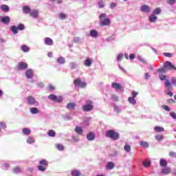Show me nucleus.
Masks as SVG:
<instances>
[{
    "label": "nucleus",
    "mask_w": 176,
    "mask_h": 176,
    "mask_svg": "<svg viewBox=\"0 0 176 176\" xmlns=\"http://www.w3.org/2000/svg\"><path fill=\"white\" fill-rule=\"evenodd\" d=\"M98 5H99L100 9H102V8H104V6H105L103 1H100L98 2Z\"/></svg>",
    "instance_id": "obj_46"
},
{
    "label": "nucleus",
    "mask_w": 176,
    "mask_h": 176,
    "mask_svg": "<svg viewBox=\"0 0 176 176\" xmlns=\"http://www.w3.org/2000/svg\"><path fill=\"white\" fill-rule=\"evenodd\" d=\"M138 96V93L135 91H132V98H135Z\"/></svg>",
    "instance_id": "obj_56"
},
{
    "label": "nucleus",
    "mask_w": 176,
    "mask_h": 176,
    "mask_svg": "<svg viewBox=\"0 0 176 176\" xmlns=\"http://www.w3.org/2000/svg\"><path fill=\"white\" fill-rule=\"evenodd\" d=\"M25 76L28 79H32V77L34 76V72L32 69H28L25 72Z\"/></svg>",
    "instance_id": "obj_11"
},
{
    "label": "nucleus",
    "mask_w": 176,
    "mask_h": 176,
    "mask_svg": "<svg viewBox=\"0 0 176 176\" xmlns=\"http://www.w3.org/2000/svg\"><path fill=\"white\" fill-rule=\"evenodd\" d=\"M56 148L58 149V151H63L64 150V146L62 144H58L56 145Z\"/></svg>",
    "instance_id": "obj_43"
},
{
    "label": "nucleus",
    "mask_w": 176,
    "mask_h": 176,
    "mask_svg": "<svg viewBox=\"0 0 176 176\" xmlns=\"http://www.w3.org/2000/svg\"><path fill=\"white\" fill-rule=\"evenodd\" d=\"M114 167H115V164L113 162H109L107 163L106 168H107V170H113Z\"/></svg>",
    "instance_id": "obj_22"
},
{
    "label": "nucleus",
    "mask_w": 176,
    "mask_h": 176,
    "mask_svg": "<svg viewBox=\"0 0 176 176\" xmlns=\"http://www.w3.org/2000/svg\"><path fill=\"white\" fill-rule=\"evenodd\" d=\"M141 11L144 12L145 13H148V12H151V7L146 4L143 5L141 7Z\"/></svg>",
    "instance_id": "obj_12"
},
{
    "label": "nucleus",
    "mask_w": 176,
    "mask_h": 176,
    "mask_svg": "<svg viewBox=\"0 0 176 176\" xmlns=\"http://www.w3.org/2000/svg\"><path fill=\"white\" fill-rule=\"evenodd\" d=\"M176 2V0H168L167 3L169 4V5H174V3H175Z\"/></svg>",
    "instance_id": "obj_54"
},
{
    "label": "nucleus",
    "mask_w": 176,
    "mask_h": 176,
    "mask_svg": "<svg viewBox=\"0 0 176 176\" xmlns=\"http://www.w3.org/2000/svg\"><path fill=\"white\" fill-rule=\"evenodd\" d=\"M30 112L33 115H36V113H39V110L36 107H32L30 109Z\"/></svg>",
    "instance_id": "obj_25"
},
{
    "label": "nucleus",
    "mask_w": 176,
    "mask_h": 176,
    "mask_svg": "<svg viewBox=\"0 0 176 176\" xmlns=\"http://www.w3.org/2000/svg\"><path fill=\"white\" fill-rule=\"evenodd\" d=\"M164 67L166 69H169V71L171 70H174L176 71V67L175 65H173V63L170 62V61H166L164 64Z\"/></svg>",
    "instance_id": "obj_7"
},
{
    "label": "nucleus",
    "mask_w": 176,
    "mask_h": 176,
    "mask_svg": "<svg viewBox=\"0 0 176 176\" xmlns=\"http://www.w3.org/2000/svg\"><path fill=\"white\" fill-rule=\"evenodd\" d=\"M23 133L25 134V135H30L31 134V130L28 128H24L23 130Z\"/></svg>",
    "instance_id": "obj_29"
},
{
    "label": "nucleus",
    "mask_w": 176,
    "mask_h": 176,
    "mask_svg": "<svg viewBox=\"0 0 176 176\" xmlns=\"http://www.w3.org/2000/svg\"><path fill=\"white\" fill-rule=\"evenodd\" d=\"M111 99L113 100V101H119V98H118L116 95H112Z\"/></svg>",
    "instance_id": "obj_48"
},
{
    "label": "nucleus",
    "mask_w": 176,
    "mask_h": 176,
    "mask_svg": "<svg viewBox=\"0 0 176 176\" xmlns=\"http://www.w3.org/2000/svg\"><path fill=\"white\" fill-rule=\"evenodd\" d=\"M76 65H75V63H70V68H75Z\"/></svg>",
    "instance_id": "obj_62"
},
{
    "label": "nucleus",
    "mask_w": 176,
    "mask_h": 176,
    "mask_svg": "<svg viewBox=\"0 0 176 176\" xmlns=\"http://www.w3.org/2000/svg\"><path fill=\"white\" fill-rule=\"evenodd\" d=\"M74 86H77L78 87H81L82 89H85L87 86V84L86 82H82V80L80 78H76L74 80Z\"/></svg>",
    "instance_id": "obj_5"
},
{
    "label": "nucleus",
    "mask_w": 176,
    "mask_h": 176,
    "mask_svg": "<svg viewBox=\"0 0 176 176\" xmlns=\"http://www.w3.org/2000/svg\"><path fill=\"white\" fill-rule=\"evenodd\" d=\"M0 127L2 129H6V124L3 122H0Z\"/></svg>",
    "instance_id": "obj_50"
},
{
    "label": "nucleus",
    "mask_w": 176,
    "mask_h": 176,
    "mask_svg": "<svg viewBox=\"0 0 176 176\" xmlns=\"http://www.w3.org/2000/svg\"><path fill=\"white\" fill-rule=\"evenodd\" d=\"M49 100L51 101H54V102H63V98L62 96H57L54 94H51L48 96Z\"/></svg>",
    "instance_id": "obj_6"
},
{
    "label": "nucleus",
    "mask_w": 176,
    "mask_h": 176,
    "mask_svg": "<svg viewBox=\"0 0 176 176\" xmlns=\"http://www.w3.org/2000/svg\"><path fill=\"white\" fill-rule=\"evenodd\" d=\"M160 13H162L160 8H156L153 11V14H160Z\"/></svg>",
    "instance_id": "obj_37"
},
{
    "label": "nucleus",
    "mask_w": 176,
    "mask_h": 176,
    "mask_svg": "<svg viewBox=\"0 0 176 176\" xmlns=\"http://www.w3.org/2000/svg\"><path fill=\"white\" fill-rule=\"evenodd\" d=\"M17 68L20 70L27 69V68H28V64L25 62H21L18 64Z\"/></svg>",
    "instance_id": "obj_8"
},
{
    "label": "nucleus",
    "mask_w": 176,
    "mask_h": 176,
    "mask_svg": "<svg viewBox=\"0 0 176 176\" xmlns=\"http://www.w3.org/2000/svg\"><path fill=\"white\" fill-rule=\"evenodd\" d=\"M148 20L150 23H155V21L157 20V16H156L155 14H153L149 16Z\"/></svg>",
    "instance_id": "obj_24"
},
{
    "label": "nucleus",
    "mask_w": 176,
    "mask_h": 176,
    "mask_svg": "<svg viewBox=\"0 0 176 176\" xmlns=\"http://www.w3.org/2000/svg\"><path fill=\"white\" fill-rule=\"evenodd\" d=\"M89 35L92 38H97L98 36V32L96 30H90Z\"/></svg>",
    "instance_id": "obj_16"
},
{
    "label": "nucleus",
    "mask_w": 176,
    "mask_h": 176,
    "mask_svg": "<svg viewBox=\"0 0 176 176\" xmlns=\"http://www.w3.org/2000/svg\"><path fill=\"white\" fill-rule=\"evenodd\" d=\"M47 134L50 137H56V131L54 130H49Z\"/></svg>",
    "instance_id": "obj_34"
},
{
    "label": "nucleus",
    "mask_w": 176,
    "mask_h": 176,
    "mask_svg": "<svg viewBox=\"0 0 176 176\" xmlns=\"http://www.w3.org/2000/svg\"><path fill=\"white\" fill-rule=\"evenodd\" d=\"M59 17L61 20H64L65 19H66L67 17V14H64V13H60L59 14Z\"/></svg>",
    "instance_id": "obj_45"
},
{
    "label": "nucleus",
    "mask_w": 176,
    "mask_h": 176,
    "mask_svg": "<svg viewBox=\"0 0 176 176\" xmlns=\"http://www.w3.org/2000/svg\"><path fill=\"white\" fill-rule=\"evenodd\" d=\"M129 58L130 60H134V58H135V55H134V54H131L129 55Z\"/></svg>",
    "instance_id": "obj_60"
},
{
    "label": "nucleus",
    "mask_w": 176,
    "mask_h": 176,
    "mask_svg": "<svg viewBox=\"0 0 176 176\" xmlns=\"http://www.w3.org/2000/svg\"><path fill=\"white\" fill-rule=\"evenodd\" d=\"M0 21L3 24H9L10 23V18L9 16H3L1 19Z\"/></svg>",
    "instance_id": "obj_15"
},
{
    "label": "nucleus",
    "mask_w": 176,
    "mask_h": 176,
    "mask_svg": "<svg viewBox=\"0 0 176 176\" xmlns=\"http://www.w3.org/2000/svg\"><path fill=\"white\" fill-rule=\"evenodd\" d=\"M23 13H25V14H28V13H31V8L28 6H25L23 8Z\"/></svg>",
    "instance_id": "obj_23"
},
{
    "label": "nucleus",
    "mask_w": 176,
    "mask_h": 176,
    "mask_svg": "<svg viewBox=\"0 0 176 176\" xmlns=\"http://www.w3.org/2000/svg\"><path fill=\"white\" fill-rule=\"evenodd\" d=\"M167 76L166 75L160 74V78L161 80H166Z\"/></svg>",
    "instance_id": "obj_51"
},
{
    "label": "nucleus",
    "mask_w": 176,
    "mask_h": 176,
    "mask_svg": "<svg viewBox=\"0 0 176 176\" xmlns=\"http://www.w3.org/2000/svg\"><path fill=\"white\" fill-rule=\"evenodd\" d=\"M37 86H38V87H43V82H39V83L37 85Z\"/></svg>",
    "instance_id": "obj_64"
},
{
    "label": "nucleus",
    "mask_w": 176,
    "mask_h": 176,
    "mask_svg": "<svg viewBox=\"0 0 176 176\" xmlns=\"http://www.w3.org/2000/svg\"><path fill=\"white\" fill-rule=\"evenodd\" d=\"M111 87L113 89H116V90H120V89H122V85L118 82H113Z\"/></svg>",
    "instance_id": "obj_18"
},
{
    "label": "nucleus",
    "mask_w": 176,
    "mask_h": 176,
    "mask_svg": "<svg viewBox=\"0 0 176 176\" xmlns=\"http://www.w3.org/2000/svg\"><path fill=\"white\" fill-rule=\"evenodd\" d=\"M21 169L19 167H16L14 169V173H20Z\"/></svg>",
    "instance_id": "obj_61"
},
{
    "label": "nucleus",
    "mask_w": 176,
    "mask_h": 176,
    "mask_svg": "<svg viewBox=\"0 0 176 176\" xmlns=\"http://www.w3.org/2000/svg\"><path fill=\"white\" fill-rule=\"evenodd\" d=\"M21 49L22 51H23L24 53H28L30 52V47L24 45L21 47Z\"/></svg>",
    "instance_id": "obj_26"
},
{
    "label": "nucleus",
    "mask_w": 176,
    "mask_h": 176,
    "mask_svg": "<svg viewBox=\"0 0 176 176\" xmlns=\"http://www.w3.org/2000/svg\"><path fill=\"white\" fill-rule=\"evenodd\" d=\"M47 89H48V90H51V91H54L55 87H54V86H53L52 85H49L47 86Z\"/></svg>",
    "instance_id": "obj_49"
},
{
    "label": "nucleus",
    "mask_w": 176,
    "mask_h": 176,
    "mask_svg": "<svg viewBox=\"0 0 176 176\" xmlns=\"http://www.w3.org/2000/svg\"><path fill=\"white\" fill-rule=\"evenodd\" d=\"M95 138H96V135H94V133H93L92 132L89 133L87 135V139L88 140V141H94Z\"/></svg>",
    "instance_id": "obj_17"
},
{
    "label": "nucleus",
    "mask_w": 176,
    "mask_h": 176,
    "mask_svg": "<svg viewBox=\"0 0 176 176\" xmlns=\"http://www.w3.org/2000/svg\"><path fill=\"white\" fill-rule=\"evenodd\" d=\"M40 166H44L45 167H47L49 166V163L46 161V160H43L39 162Z\"/></svg>",
    "instance_id": "obj_31"
},
{
    "label": "nucleus",
    "mask_w": 176,
    "mask_h": 176,
    "mask_svg": "<svg viewBox=\"0 0 176 176\" xmlns=\"http://www.w3.org/2000/svg\"><path fill=\"white\" fill-rule=\"evenodd\" d=\"M47 166H42V165H38V170L39 171H45L46 168Z\"/></svg>",
    "instance_id": "obj_40"
},
{
    "label": "nucleus",
    "mask_w": 176,
    "mask_h": 176,
    "mask_svg": "<svg viewBox=\"0 0 176 176\" xmlns=\"http://www.w3.org/2000/svg\"><path fill=\"white\" fill-rule=\"evenodd\" d=\"M75 131L77 134H82L83 133V129H82L80 126H76L75 128Z\"/></svg>",
    "instance_id": "obj_33"
},
{
    "label": "nucleus",
    "mask_w": 176,
    "mask_h": 176,
    "mask_svg": "<svg viewBox=\"0 0 176 176\" xmlns=\"http://www.w3.org/2000/svg\"><path fill=\"white\" fill-rule=\"evenodd\" d=\"M165 57H172L173 54L171 53H164Z\"/></svg>",
    "instance_id": "obj_57"
},
{
    "label": "nucleus",
    "mask_w": 176,
    "mask_h": 176,
    "mask_svg": "<svg viewBox=\"0 0 176 176\" xmlns=\"http://www.w3.org/2000/svg\"><path fill=\"white\" fill-rule=\"evenodd\" d=\"M25 27L23 23H19L17 27L15 25H12L10 27L11 31L13 32V34H19V31H23L25 30Z\"/></svg>",
    "instance_id": "obj_3"
},
{
    "label": "nucleus",
    "mask_w": 176,
    "mask_h": 176,
    "mask_svg": "<svg viewBox=\"0 0 176 176\" xmlns=\"http://www.w3.org/2000/svg\"><path fill=\"white\" fill-rule=\"evenodd\" d=\"M142 163L144 167H150L151 166V162H149L148 161H144Z\"/></svg>",
    "instance_id": "obj_44"
},
{
    "label": "nucleus",
    "mask_w": 176,
    "mask_h": 176,
    "mask_svg": "<svg viewBox=\"0 0 176 176\" xmlns=\"http://www.w3.org/2000/svg\"><path fill=\"white\" fill-rule=\"evenodd\" d=\"M171 173V168L170 167H164L161 170V174L163 175H168Z\"/></svg>",
    "instance_id": "obj_9"
},
{
    "label": "nucleus",
    "mask_w": 176,
    "mask_h": 176,
    "mask_svg": "<svg viewBox=\"0 0 176 176\" xmlns=\"http://www.w3.org/2000/svg\"><path fill=\"white\" fill-rule=\"evenodd\" d=\"M168 102L169 104H174V103H175V100L174 99H168Z\"/></svg>",
    "instance_id": "obj_59"
},
{
    "label": "nucleus",
    "mask_w": 176,
    "mask_h": 176,
    "mask_svg": "<svg viewBox=\"0 0 176 176\" xmlns=\"http://www.w3.org/2000/svg\"><path fill=\"white\" fill-rule=\"evenodd\" d=\"M27 101L29 105H35V104L36 103V100H35V98L32 96H28Z\"/></svg>",
    "instance_id": "obj_10"
},
{
    "label": "nucleus",
    "mask_w": 176,
    "mask_h": 176,
    "mask_svg": "<svg viewBox=\"0 0 176 176\" xmlns=\"http://www.w3.org/2000/svg\"><path fill=\"white\" fill-rule=\"evenodd\" d=\"M124 149L126 152L129 153L131 151V146L129 144H125L124 146Z\"/></svg>",
    "instance_id": "obj_38"
},
{
    "label": "nucleus",
    "mask_w": 176,
    "mask_h": 176,
    "mask_svg": "<svg viewBox=\"0 0 176 176\" xmlns=\"http://www.w3.org/2000/svg\"><path fill=\"white\" fill-rule=\"evenodd\" d=\"M105 17H107V14L105 13H102L99 16L100 24V25H102V27L108 26L111 25V19H109V18L105 19Z\"/></svg>",
    "instance_id": "obj_1"
},
{
    "label": "nucleus",
    "mask_w": 176,
    "mask_h": 176,
    "mask_svg": "<svg viewBox=\"0 0 176 176\" xmlns=\"http://www.w3.org/2000/svg\"><path fill=\"white\" fill-rule=\"evenodd\" d=\"M162 108L165 110V111H167V112H170V107H168V106L167 105H163L162 106Z\"/></svg>",
    "instance_id": "obj_52"
},
{
    "label": "nucleus",
    "mask_w": 176,
    "mask_h": 176,
    "mask_svg": "<svg viewBox=\"0 0 176 176\" xmlns=\"http://www.w3.org/2000/svg\"><path fill=\"white\" fill-rule=\"evenodd\" d=\"M170 116L173 118V119H175L176 120V115H175V113H174L173 111H171L170 113Z\"/></svg>",
    "instance_id": "obj_55"
},
{
    "label": "nucleus",
    "mask_w": 176,
    "mask_h": 176,
    "mask_svg": "<svg viewBox=\"0 0 176 176\" xmlns=\"http://www.w3.org/2000/svg\"><path fill=\"white\" fill-rule=\"evenodd\" d=\"M165 87H171V82L168 80H166L164 82Z\"/></svg>",
    "instance_id": "obj_42"
},
{
    "label": "nucleus",
    "mask_w": 176,
    "mask_h": 176,
    "mask_svg": "<svg viewBox=\"0 0 176 176\" xmlns=\"http://www.w3.org/2000/svg\"><path fill=\"white\" fill-rule=\"evenodd\" d=\"M122 58H123V54H120L118 55L117 60L122 61Z\"/></svg>",
    "instance_id": "obj_47"
},
{
    "label": "nucleus",
    "mask_w": 176,
    "mask_h": 176,
    "mask_svg": "<svg viewBox=\"0 0 176 176\" xmlns=\"http://www.w3.org/2000/svg\"><path fill=\"white\" fill-rule=\"evenodd\" d=\"M45 45H48V46H52L53 45V40L49 37H46L45 38Z\"/></svg>",
    "instance_id": "obj_21"
},
{
    "label": "nucleus",
    "mask_w": 176,
    "mask_h": 176,
    "mask_svg": "<svg viewBox=\"0 0 176 176\" xmlns=\"http://www.w3.org/2000/svg\"><path fill=\"white\" fill-rule=\"evenodd\" d=\"M155 131H156V133H162L163 131H164V128L162 127V126H155L154 128Z\"/></svg>",
    "instance_id": "obj_28"
},
{
    "label": "nucleus",
    "mask_w": 176,
    "mask_h": 176,
    "mask_svg": "<svg viewBox=\"0 0 176 176\" xmlns=\"http://www.w3.org/2000/svg\"><path fill=\"white\" fill-rule=\"evenodd\" d=\"M167 160L166 159H161L160 160V165L161 167H167Z\"/></svg>",
    "instance_id": "obj_19"
},
{
    "label": "nucleus",
    "mask_w": 176,
    "mask_h": 176,
    "mask_svg": "<svg viewBox=\"0 0 176 176\" xmlns=\"http://www.w3.org/2000/svg\"><path fill=\"white\" fill-rule=\"evenodd\" d=\"M92 64H93V59L90 58H88L84 60V65H85V67H91Z\"/></svg>",
    "instance_id": "obj_13"
},
{
    "label": "nucleus",
    "mask_w": 176,
    "mask_h": 176,
    "mask_svg": "<svg viewBox=\"0 0 176 176\" xmlns=\"http://www.w3.org/2000/svg\"><path fill=\"white\" fill-rule=\"evenodd\" d=\"M128 101L130 104H132V105H135V104H137V101H135V99L133 97H129Z\"/></svg>",
    "instance_id": "obj_30"
},
{
    "label": "nucleus",
    "mask_w": 176,
    "mask_h": 176,
    "mask_svg": "<svg viewBox=\"0 0 176 176\" xmlns=\"http://www.w3.org/2000/svg\"><path fill=\"white\" fill-rule=\"evenodd\" d=\"M30 14L33 19H36L39 14V12L37 10H32L30 11Z\"/></svg>",
    "instance_id": "obj_14"
},
{
    "label": "nucleus",
    "mask_w": 176,
    "mask_h": 176,
    "mask_svg": "<svg viewBox=\"0 0 176 176\" xmlns=\"http://www.w3.org/2000/svg\"><path fill=\"white\" fill-rule=\"evenodd\" d=\"M158 72H166V70L164 68H160L158 69Z\"/></svg>",
    "instance_id": "obj_63"
},
{
    "label": "nucleus",
    "mask_w": 176,
    "mask_h": 176,
    "mask_svg": "<svg viewBox=\"0 0 176 176\" xmlns=\"http://www.w3.org/2000/svg\"><path fill=\"white\" fill-rule=\"evenodd\" d=\"M81 173H80V171L79 170H73L72 171V176H80Z\"/></svg>",
    "instance_id": "obj_35"
},
{
    "label": "nucleus",
    "mask_w": 176,
    "mask_h": 176,
    "mask_svg": "<svg viewBox=\"0 0 176 176\" xmlns=\"http://www.w3.org/2000/svg\"><path fill=\"white\" fill-rule=\"evenodd\" d=\"M93 102L91 100H87L86 104L82 107V111L85 112H90V111H93Z\"/></svg>",
    "instance_id": "obj_4"
},
{
    "label": "nucleus",
    "mask_w": 176,
    "mask_h": 176,
    "mask_svg": "<svg viewBox=\"0 0 176 176\" xmlns=\"http://www.w3.org/2000/svg\"><path fill=\"white\" fill-rule=\"evenodd\" d=\"M171 82H172L173 85H176V77H173L171 78Z\"/></svg>",
    "instance_id": "obj_58"
},
{
    "label": "nucleus",
    "mask_w": 176,
    "mask_h": 176,
    "mask_svg": "<svg viewBox=\"0 0 176 176\" xmlns=\"http://www.w3.org/2000/svg\"><path fill=\"white\" fill-rule=\"evenodd\" d=\"M76 107V104H75V102H70L68 103L66 106V108H67V109H75V107Z\"/></svg>",
    "instance_id": "obj_20"
},
{
    "label": "nucleus",
    "mask_w": 176,
    "mask_h": 176,
    "mask_svg": "<svg viewBox=\"0 0 176 176\" xmlns=\"http://www.w3.org/2000/svg\"><path fill=\"white\" fill-rule=\"evenodd\" d=\"M169 156L170 157H176V153L175 152H170L169 153Z\"/></svg>",
    "instance_id": "obj_53"
},
{
    "label": "nucleus",
    "mask_w": 176,
    "mask_h": 176,
    "mask_svg": "<svg viewBox=\"0 0 176 176\" xmlns=\"http://www.w3.org/2000/svg\"><path fill=\"white\" fill-rule=\"evenodd\" d=\"M1 9L3 12H5V13H8V12H9V6H8V5H1Z\"/></svg>",
    "instance_id": "obj_27"
},
{
    "label": "nucleus",
    "mask_w": 176,
    "mask_h": 176,
    "mask_svg": "<svg viewBox=\"0 0 176 176\" xmlns=\"http://www.w3.org/2000/svg\"><path fill=\"white\" fill-rule=\"evenodd\" d=\"M105 135L106 137H107V138H111V140H113V141H116V140H119V133L115 132V131L112 129L107 131Z\"/></svg>",
    "instance_id": "obj_2"
},
{
    "label": "nucleus",
    "mask_w": 176,
    "mask_h": 176,
    "mask_svg": "<svg viewBox=\"0 0 176 176\" xmlns=\"http://www.w3.org/2000/svg\"><path fill=\"white\" fill-rule=\"evenodd\" d=\"M163 138H164L163 135H155V140H157V141H162V140H163Z\"/></svg>",
    "instance_id": "obj_41"
},
{
    "label": "nucleus",
    "mask_w": 176,
    "mask_h": 176,
    "mask_svg": "<svg viewBox=\"0 0 176 176\" xmlns=\"http://www.w3.org/2000/svg\"><path fill=\"white\" fill-rule=\"evenodd\" d=\"M140 145L141 146H143V148H148L149 147V144L146 142H140Z\"/></svg>",
    "instance_id": "obj_39"
},
{
    "label": "nucleus",
    "mask_w": 176,
    "mask_h": 176,
    "mask_svg": "<svg viewBox=\"0 0 176 176\" xmlns=\"http://www.w3.org/2000/svg\"><path fill=\"white\" fill-rule=\"evenodd\" d=\"M35 142V139L32 137H29L27 140L28 144H34Z\"/></svg>",
    "instance_id": "obj_36"
},
{
    "label": "nucleus",
    "mask_w": 176,
    "mask_h": 176,
    "mask_svg": "<svg viewBox=\"0 0 176 176\" xmlns=\"http://www.w3.org/2000/svg\"><path fill=\"white\" fill-rule=\"evenodd\" d=\"M57 63H58L59 64H65V58H64V57H63V56H60V57L58 58Z\"/></svg>",
    "instance_id": "obj_32"
}]
</instances>
